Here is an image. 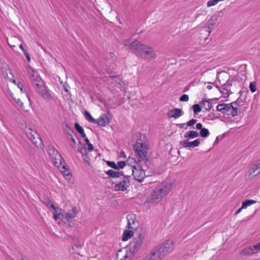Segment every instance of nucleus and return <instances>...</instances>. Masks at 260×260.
<instances>
[{
  "label": "nucleus",
  "mask_w": 260,
  "mask_h": 260,
  "mask_svg": "<svg viewBox=\"0 0 260 260\" xmlns=\"http://www.w3.org/2000/svg\"><path fill=\"white\" fill-rule=\"evenodd\" d=\"M243 209V208H242V207H241V208H240L238 210H237L236 211V212H235V215H237V214H238L239 213H240V212L242 211V210Z\"/></svg>",
  "instance_id": "62"
},
{
  "label": "nucleus",
  "mask_w": 260,
  "mask_h": 260,
  "mask_svg": "<svg viewBox=\"0 0 260 260\" xmlns=\"http://www.w3.org/2000/svg\"><path fill=\"white\" fill-rule=\"evenodd\" d=\"M22 85L21 82H18V87L20 88V90L22 91L23 88H22Z\"/></svg>",
  "instance_id": "63"
},
{
  "label": "nucleus",
  "mask_w": 260,
  "mask_h": 260,
  "mask_svg": "<svg viewBox=\"0 0 260 260\" xmlns=\"http://www.w3.org/2000/svg\"><path fill=\"white\" fill-rule=\"evenodd\" d=\"M85 142V145L88 144L90 142L88 139L85 136V138H83Z\"/></svg>",
  "instance_id": "60"
},
{
  "label": "nucleus",
  "mask_w": 260,
  "mask_h": 260,
  "mask_svg": "<svg viewBox=\"0 0 260 260\" xmlns=\"http://www.w3.org/2000/svg\"><path fill=\"white\" fill-rule=\"evenodd\" d=\"M143 163L144 162H140L138 160L136 165H134L132 167V171L134 177L139 182H142L146 177L145 170L143 167Z\"/></svg>",
  "instance_id": "6"
},
{
  "label": "nucleus",
  "mask_w": 260,
  "mask_h": 260,
  "mask_svg": "<svg viewBox=\"0 0 260 260\" xmlns=\"http://www.w3.org/2000/svg\"><path fill=\"white\" fill-rule=\"evenodd\" d=\"M106 174L111 178H117V175L118 174L117 172L113 171V170H109L106 171Z\"/></svg>",
  "instance_id": "33"
},
{
  "label": "nucleus",
  "mask_w": 260,
  "mask_h": 260,
  "mask_svg": "<svg viewBox=\"0 0 260 260\" xmlns=\"http://www.w3.org/2000/svg\"><path fill=\"white\" fill-rule=\"evenodd\" d=\"M130 176H124L122 181L117 183L114 185V189L116 191H125L130 185Z\"/></svg>",
  "instance_id": "10"
},
{
  "label": "nucleus",
  "mask_w": 260,
  "mask_h": 260,
  "mask_svg": "<svg viewBox=\"0 0 260 260\" xmlns=\"http://www.w3.org/2000/svg\"><path fill=\"white\" fill-rule=\"evenodd\" d=\"M260 173L259 164H254L251 168L247 171V174L252 177L257 175Z\"/></svg>",
  "instance_id": "19"
},
{
  "label": "nucleus",
  "mask_w": 260,
  "mask_h": 260,
  "mask_svg": "<svg viewBox=\"0 0 260 260\" xmlns=\"http://www.w3.org/2000/svg\"><path fill=\"white\" fill-rule=\"evenodd\" d=\"M256 203V201L253 200H246L242 203V208H246L248 206Z\"/></svg>",
  "instance_id": "30"
},
{
  "label": "nucleus",
  "mask_w": 260,
  "mask_h": 260,
  "mask_svg": "<svg viewBox=\"0 0 260 260\" xmlns=\"http://www.w3.org/2000/svg\"><path fill=\"white\" fill-rule=\"evenodd\" d=\"M120 260H131L130 257L127 254H125Z\"/></svg>",
  "instance_id": "51"
},
{
  "label": "nucleus",
  "mask_w": 260,
  "mask_h": 260,
  "mask_svg": "<svg viewBox=\"0 0 260 260\" xmlns=\"http://www.w3.org/2000/svg\"><path fill=\"white\" fill-rule=\"evenodd\" d=\"M85 157L83 158L84 161L88 162L89 160V158L87 155H84Z\"/></svg>",
  "instance_id": "61"
},
{
  "label": "nucleus",
  "mask_w": 260,
  "mask_h": 260,
  "mask_svg": "<svg viewBox=\"0 0 260 260\" xmlns=\"http://www.w3.org/2000/svg\"><path fill=\"white\" fill-rule=\"evenodd\" d=\"M256 82H250L249 85V89L252 92H254L256 90Z\"/></svg>",
  "instance_id": "39"
},
{
  "label": "nucleus",
  "mask_w": 260,
  "mask_h": 260,
  "mask_svg": "<svg viewBox=\"0 0 260 260\" xmlns=\"http://www.w3.org/2000/svg\"><path fill=\"white\" fill-rule=\"evenodd\" d=\"M247 77L244 73H239L235 76V81H246Z\"/></svg>",
  "instance_id": "27"
},
{
  "label": "nucleus",
  "mask_w": 260,
  "mask_h": 260,
  "mask_svg": "<svg viewBox=\"0 0 260 260\" xmlns=\"http://www.w3.org/2000/svg\"><path fill=\"white\" fill-rule=\"evenodd\" d=\"M127 162L128 165L130 166L129 170H132V167L133 166H134V165H133V164H135V165H136V163L137 162V161L136 162V160H135V158H134L133 157H129L127 158Z\"/></svg>",
  "instance_id": "34"
},
{
  "label": "nucleus",
  "mask_w": 260,
  "mask_h": 260,
  "mask_svg": "<svg viewBox=\"0 0 260 260\" xmlns=\"http://www.w3.org/2000/svg\"><path fill=\"white\" fill-rule=\"evenodd\" d=\"M14 100L18 105H19L22 108H23V107H24L23 104L19 99H15V98Z\"/></svg>",
  "instance_id": "46"
},
{
  "label": "nucleus",
  "mask_w": 260,
  "mask_h": 260,
  "mask_svg": "<svg viewBox=\"0 0 260 260\" xmlns=\"http://www.w3.org/2000/svg\"><path fill=\"white\" fill-rule=\"evenodd\" d=\"M124 44L128 50L133 52L136 55L140 56L143 55V51L146 47V45L142 44L137 40H132L131 39L125 40Z\"/></svg>",
  "instance_id": "4"
},
{
  "label": "nucleus",
  "mask_w": 260,
  "mask_h": 260,
  "mask_svg": "<svg viewBox=\"0 0 260 260\" xmlns=\"http://www.w3.org/2000/svg\"><path fill=\"white\" fill-rule=\"evenodd\" d=\"M78 151L81 153L83 156L87 155L86 149L82 147H78Z\"/></svg>",
  "instance_id": "40"
},
{
  "label": "nucleus",
  "mask_w": 260,
  "mask_h": 260,
  "mask_svg": "<svg viewBox=\"0 0 260 260\" xmlns=\"http://www.w3.org/2000/svg\"><path fill=\"white\" fill-rule=\"evenodd\" d=\"M199 135V133L197 132L194 131H189L185 133L184 135V137L186 139H193L198 137Z\"/></svg>",
  "instance_id": "23"
},
{
  "label": "nucleus",
  "mask_w": 260,
  "mask_h": 260,
  "mask_svg": "<svg viewBox=\"0 0 260 260\" xmlns=\"http://www.w3.org/2000/svg\"><path fill=\"white\" fill-rule=\"evenodd\" d=\"M172 188V184L163 182L154 188L150 194L148 201L149 203H158L167 194Z\"/></svg>",
  "instance_id": "2"
},
{
  "label": "nucleus",
  "mask_w": 260,
  "mask_h": 260,
  "mask_svg": "<svg viewBox=\"0 0 260 260\" xmlns=\"http://www.w3.org/2000/svg\"><path fill=\"white\" fill-rule=\"evenodd\" d=\"M200 104H203L205 107L206 110H209L212 108V105L209 101V100H202L201 102H200Z\"/></svg>",
  "instance_id": "29"
},
{
  "label": "nucleus",
  "mask_w": 260,
  "mask_h": 260,
  "mask_svg": "<svg viewBox=\"0 0 260 260\" xmlns=\"http://www.w3.org/2000/svg\"><path fill=\"white\" fill-rule=\"evenodd\" d=\"M117 173L118 174L117 175V178H119V177L120 176H123V178H124V176H125L124 174H123V172H117Z\"/></svg>",
  "instance_id": "53"
},
{
  "label": "nucleus",
  "mask_w": 260,
  "mask_h": 260,
  "mask_svg": "<svg viewBox=\"0 0 260 260\" xmlns=\"http://www.w3.org/2000/svg\"><path fill=\"white\" fill-rule=\"evenodd\" d=\"M194 114H198L201 111V108L198 104H194L192 106Z\"/></svg>",
  "instance_id": "36"
},
{
  "label": "nucleus",
  "mask_w": 260,
  "mask_h": 260,
  "mask_svg": "<svg viewBox=\"0 0 260 260\" xmlns=\"http://www.w3.org/2000/svg\"><path fill=\"white\" fill-rule=\"evenodd\" d=\"M207 117H208V119L212 120H214L216 118V117L215 116V115L214 113L209 114L207 116Z\"/></svg>",
  "instance_id": "47"
},
{
  "label": "nucleus",
  "mask_w": 260,
  "mask_h": 260,
  "mask_svg": "<svg viewBox=\"0 0 260 260\" xmlns=\"http://www.w3.org/2000/svg\"><path fill=\"white\" fill-rule=\"evenodd\" d=\"M200 135L202 138H205L209 136L210 133L207 128L204 127L200 131Z\"/></svg>",
  "instance_id": "31"
},
{
  "label": "nucleus",
  "mask_w": 260,
  "mask_h": 260,
  "mask_svg": "<svg viewBox=\"0 0 260 260\" xmlns=\"http://www.w3.org/2000/svg\"><path fill=\"white\" fill-rule=\"evenodd\" d=\"M87 145H88L87 149L88 150V151H91L92 150H93V147L91 143H89L88 144H87Z\"/></svg>",
  "instance_id": "52"
},
{
  "label": "nucleus",
  "mask_w": 260,
  "mask_h": 260,
  "mask_svg": "<svg viewBox=\"0 0 260 260\" xmlns=\"http://www.w3.org/2000/svg\"><path fill=\"white\" fill-rule=\"evenodd\" d=\"M141 56L146 59H151L156 57V54L152 48L146 46Z\"/></svg>",
  "instance_id": "13"
},
{
  "label": "nucleus",
  "mask_w": 260,
  "mask_h": 260,
  "mask_svg": "<svg viewBox=\"0 0 260 260\" xmlns=\"http://www.w3.org/2000/svg\"><path fill=\"white\" fill-rule=\"evenodd\" d=\"M183 114L181 109L179 108H174L169 111L168 115L170 118H177Z\"/></svg>",
  "instance_id": "22"
},
{
  "label": "nucleus",
  "mask_w": 260,
  "mask_h": 260,
  "mask_svg": "<svg viewBox=\"0 0 260 260\" xmlns=\"http://www.w3.org/2000/svg\"><path fill=\"white\" fill-rule=\"evenodd\" d=\"M75 128L76 131L81 135L82 138H85L86 135L83 127L78 123H75Z\"/></svg>",
  "instance_id": "26"
},
{
  "label": "nucleus",
  "mask_w": 260,
  "mask_h": 260,
  "mask_svg": "<svg viewBox=\"0 0 260 260\" xmlns=\"http://www.w3.org/2000/svg\"><path fill=\"white\" fill-rule=\"evenodd\" d=\"M21 260H30L27 257L24 256H22L21 257Z\"/></svg>",
  "instance_id": "64"
},
{
  "label": "nucleus",
  "mask_w": 260,
  "mask_h": 260,
  "mask_svg": "<svg viewBox=\"0 0 260 260\" xmlns=\"http://www.w3.org/2000/svg\"><path fill=\"white\" fill-rule=\"evenodd\" d=\"M45 82H39L36 84V90L38 93L45 100L50 101L51 100V95L49 92V89L45 85Z\"/></svg>",
  "instance_id": "8"
},
{
  "label": "nucleus",
  "mask_w": 260,
  "mask_h": 260,
  "mask_svg": "<svg viewBox=\"0 0 260 260\" xmlns=\"http://www.w3.org/2000/svg\"><path fill=\"white\" fill-rule=\"evenodd\" d=\"M197 122V120L195 119H191L186 123L187 126H191Z\"/></svg>",
  "instance_id": "43"
},
{
  "label": "nucleus",
  "mask_w": 260,
  "mask_h": 260,
  "mask_svg": "<svg viewBox=\"0 0 260 260\" xmlns=\"http://www.w3.org/2000/svg\"><path fill=\"white\" fill-rule=\"evenodd\" d=\"M186 124L185 123H179L176 124V126H178L179 128L186 129L187 128Z\"/></svg>",
  "instance_id": "45"
},
{
  "label": "nucleus",
  "mask_w": 260,
  "mask_h": 260,
  "mask_svg": "<svg viewBox=\"0 0 260 260\" xmlns=\"http://www.w3.org/2000/svg\"><path fill=\"white\" fill-rule=\"evenodd\" d=\"M218 16L216 15H213L211 18L207 21L205 25V27L208 28L209 33H210L214 28V26L216 24L217 21Z\"/></svg>",
  "instance_id": "17"
},
{
  "label": "nucleus",
  "mask_w": 260,
  "mask_h": 260,
  "mask_svg": "<svg viewBox=\"0 0 260 260\" xmlns=\"http://www.w3.org/2000/svg\"><path fill=\"white\" fill-rule=\"evenodd\" d=\"M19 47L22 50V51L23 52L24 54H25V53H28V52L27 51V50L26 49H24V48L23 47L22 44H20L19 45Z\"/></svg>",
  "instance_id": "54"
},
{
  "label": "nucleus",
  "mask_w": 260,
  "mask_h": 260,
  "mask_svg": "<svg viewBox=\"0 0 260 260\" xmlns=\"http://www.w3.org/2000/svg\"><path fill=\"white\" fill-rule=\"evenodd\" d=\"M108 74L109 75V77L113 80H120V76H116L115 75V73L111 72H108Z\"/></svg>",
  "instance_id": "38"
},
{
  "label": "nucleus",
  "mask_w": 260,
  "mask_h": 260,
  "mask_svg": "<svg viewBox=\"0 0 260 260\" xmlns=\"http://www.w3.org/2000/svg\"><path fill=\"white\" fill-rule=\"evenodd\" d=\"M95 123L99 126H106L109 123V120L108 117L105 114H103L98 119L95 120Z\"/></svg>",
  "instance_id": "21"
},
{
  "label": "nucleus",
  "mask_w": 260,
  "mask_h": 260,
  "mask_svg": "<svg viewBox=\"0 0 260 260\" xmlns=\"http://www.w3.org/2000/svg\"><path fill=\"white\" fill-rule=\"evenodd\" d=\"M216 79L218 81H229L230 75L225 71L218 72L217 73Z\"/></svg>",
  "instance_id": "20"
},
{
  "label": "nucleus",
  "mask_w": 260,
  "mask_h": 260,
  "mask_svg": "<svg viewBox=\"0 0 260 260\" xmlns=\"http://www.w3.org/2000/svg\"><path fill=\"white\" fill-rule=\"evenodd\" d=\"M191 85H192V83L189 84L187 86H186L184 88V90H183V92H186L187 91H188L189 89V88Z\"/></svg>",
  "instance_id": "50"
},
{
  "label": "nucleus",
  "mask_w": 260,
  "mask_h": 260,
  "mask_svg": "<svg viewBox=\"0 0 260 260\" xmlns=\"http://www.w3.org/2000/svg\"><path fill=\"white\" fill-rule=\"evenodd\" d=\"M69 135H70L71 136V141L72 142L73 144V147H75L76 146V140H75V139L73 137V136H72V134H70V133H69Z\"/></svg>",
  "instance_id": "48"
},
{
  "label": "nucleus",
  "mask_w": 260,
  "mask_h": 260,
  "mask_svg": "<svg viewBox=\"0 0 260 260\" xmlns=\"http://www.w3.org/2000/svg\"><path fill=\"white\" fill-rule=\"evenodd\" d=\"M174 248L173 241L168 240L152 249L143 260H161Z\"/></svg>",
  "instance_id": "1"
},
{
  "label": "nucleus",
  "mask_w": 260,
  "mask_h": 260,
  "mask_svg": "<svg viewBox=\"0 0 260 260\" xmlns=\"http://www.w3.org/2000/svg\"><path fill=\"white\" fill-rule=\"evenodd\" d=\"M204 127H203V125L201 123H198L196 124V128L199 130H201Z\"/></svg>",
  "instance_id": "49"
},
{
  "label": "nucleus",
  "mask_w": 260,
  "mask_h": 260,
  "mask_svg": "<svg viewBox=\"0 0 260 260\" xmlns=\"http://www.w3.org/2000/svg\"><path fill=\"white\" fill-rule=\"evenodd\" d=\"M126 166V162L125 161H120L118 162L117 168L118 170L123 169Z\"/></svg>",
  "instance_id": "42"
},
{
  "label": "nucleus",
  "mask_w": 260,
  "mask_h": 260,
  "mask_svg": "<svg viewBox=\"0 0 260 260\" xmlns=\"http://www.w3.org/2000/svg\"><path fill=\"white\" fill-rule=\"evenodd\" d=\"M63 86H64V89L65 91L68 92L69 90L68 88L67 82H65V84H64V85H63Z\"/></svg>",
  "instance_id": "59"
},
{
  "label": "nucleus",
  "mask_w": 260,
  "mask_h": 260,
  "mask_svg": "<svg viewBox=\"0 0 260 260\" xmlns=\"http://www.w3.org/2000/svg\"><path fill=\"white\" fill-rule=\"evenodd\" d=\"M189 100V97L187 94H183L179 98L180 102H187Z\"/></svg>",
  "instance_id": "41"
},
{
  "label": "nucleus",
  "mask_w": 260,
  "mask_h": 260,
  "mask_svg": "<svg viewBox=\"0 0 260 260\" xmlns=\"http://www.w3.org/2000/svg\"><path fill=\"white\" fill-rule=\"evenodd\" d=\"M115 83L116 84V86L118 87H120L122 86V85L124 84V82H115Z\"/></svg>",
  "instance_id": "58"
},
{
  "label": "nucleus",
  "mask_w": 260,
  "mask_h": 260,
  "mask_svg": "<svg viewBox=\"0 0 260 260\" xmlns=\"http://www.w3.org/2000/svg\"><path fill=\"white\" fill-rule=\"evenodd\" d=\"M24 55L26 58H27V60L29 62L30 61V57L29 53L28 52L27 53H25V54Z\"/></svg>",
  "instance_id": "57"
},
{
  "label": "nucleus",
  "mask_w": 260,
  "mask_h": 260,
  "mask_svg": "<svg viewBox=\"0 0 260 260\" xmlns=\"http://www.w3.org/2000/svg\"><path fill=\"white\" fill-rule=\"evenodd\" d=\"M106 164L110 167H111L115 170H118L117 165L115 163L114 161H107L106 162Z\"/></svg>",
  "instance_id": "37"
},
{
  "label": "nucleus",
  "mask_w": 260,
  "mask_h": 260,
  "mask_svg": "<svg viewBox=\"0 0 260 260\" xmlns=\"http://www.w3.org/2000/svg\"><path fill=\"white\" fill-rule=\"evenodd\" d=\"M60 215V213H55L53 215V217L55 220H57L59 218Z\"/></svg>",
  "instance_id": "55"
},
{
  "label": "nucleus",
  "mask_w": 260,
  "mask_h": 260,
  "mask_svg": "<svg viewBox=\"0 0 260 260\" xmlns=\"http://www.w3.org/2000/svg\"><path fill=\"white\" fill-rule=\"evenodd\" d=\"M133 215H128L127 216V219L128 220V225L127 228L128 229H134V228L132 226V224H135V220L133 219Z\"/></svg>",
  "instance_id": "32"
},
{
  "label": "nucleus",
  "mask_w": 260,
  "mask_h": 260,
  "mask_svg": "<svg viewBox=\"0 0 260 260\" xmlns=\"http://www.w3.org/2000/svg\"><path fill=\"white\" fill-rule=\"evenodd\" d=\"M84 115L85 119L89 122L95 123V119L92 117L89 112L87 111H85Z\"/></svg>",
  "instance_id": "28"
},
{
  "label": "nucleus",
  "mask_w": 260,
  "mask_h": 260,
  "mask_svg": "<svg viewBox=\"0 0 260 260\" xmlns=\"http://www.w3.org/2000/svg\"><path fill=\"white\" fill-rule=\"evenodd\" d=\"M231 85V83L228 84L225 83L223 84L220 85V86L218 85H216V87L220 91L222 96H223L224 98H227L229 96L230 94V92L231 91L230 86Z\"/></svg>",
  "instance_id": "12"
},
{
  "label": "nucleus",
  "mask_w": 260,
  "mask_h": 260,
  "mask_svg": "<svg viewBox=\"0 0 260 260\" xmlns=\"http://www.w3.org/2000/svg\"><path fill=\"white\" fill-rule=\"evenodd\" d=\"M134 150L136 154L139 156V158L138 159L140 162H143L145 163L147 161V154L148 151V147L147 145L143 142H137L133 146Z\"/></svg>",
  "instance_id": "5"
},
{
  "label": "nucleus",
  "mask_w": 260,
  "mask_h": 260,
  "mask_svg": "<svg viewBox=\"0 0 260 260\" xmlns=\"http://www.w3.org/2000/svg\"><path fill=\"white\" fill-rule=\"evenodd\" d=\"M144 237L139 234L138 237L134 238L129 244V251L132 253H135L140 248L143 240Z\"/></svg>",
  "instance_id": "9"
},
{
  "label": "nucleus",
  "mask_w": 260,
  "mask_h": 260,
  "mask_svg": "<svg viewBox=\"0 0 260 260\" xmlns=\"http://www.w3.org/2000/svg\"><path fill=\"white\" fill-rule=\"evenodd\" d=\"M46 204L48 206H50V207L53 209L54 210H56V208L55 207V206H54V205L51 200H48Z\"/></svg>",
  "instance_id": "44"
},
{
  "label": "nucleus",
  "mask_w": 260,
  "mask_h": 260,
  "mask_svg": "<svg viewBox=\"0 0 260 260\" xmlns=\"http://www.w3.org/2000/svg\"><path fill=\"white\" fill-rule=\"evenodd\" d=\"M216 110L222 113H226L229 112L231 113L232 110V106L231 103L218 104L216 107Z\"/></svg>",
  "instance_id": "16"
},
{
  "label": "nucleus",
  "mask_w": 260,
  "mask_h": 260,
  "mask_svg": "<svg viewBox=\"0 0 260 260\" xmlns=\"http://www.w3.org/2000/svg\"><path fill=\"white\" fill-rule=\"evenodd\" d=\"M223 0H209L207 3V6L208 7H210L211 6H215L219 2L223 1Z\"/></svg>",
  "instance_id": "35"
},
{
  "label": "nucleus",
  "mask_w": 260,
  "mask_h": 260,
  "mask_svg": "<svg viewBox=\"0 0 260 260\" xmlns=\"http://www.w3.org/2000/svg\"><path fill=\"white\" fill-rule=\"evenodd\" d=\"M30 80L31 81H40V80H41L40 76L39 75L38 73L36 71L32 70L31 72L30 73Z\"/></svg>",
  "instance_id": "25"
},
{
  "label": "nucleus",
  "mask_w": 260,
  "mask_h": 260,
  "mask_svg": "<svg viewBox=\"0 0 260 260\" xmlns=\"http://www.w3.org/2000/svg\"><path fill=\"white\" fill-rule=\"evenodd\" d=\"M77 212H78L76 207H74L73 208L72 210H70L68 212H66L63 214H61L62 218V219L66 220L67 221L70 222L72 219L77 216Z\"/></svg>",
  "instance_id": "14"
},
{
  "label": "nucleus",
  "mask_w": 260,
  "mask_h": 260,
  "mask_svg": "<svg viewBox=\"0 0 260 260\" xmlns=\"http://www.w3.org/2000/svg\"><path fill=\"white\" fill-rule=\"evenodd\" d=\"M260 250V248L257 244V243L254 245L245 247L242 249L240 252V254L241 255H251L256 253L258 250Z\"/></svg>",
  "instance_id": "11"
},
{
  "label": "nucleus",
  "mask_w": 260,
  "mask_h": 260,
  "mask_svg": "<svg viewBox=\"0 0 260 260\" xmlns=\"http://www.w3.org/2000/svg\"><path fill=\"white\" fill-rule=\"evenodd\" d=\"M134 235L133 231L126 230H125L122 236V240L123 241H126L129 238H131Z\"/></svg>",
  "instance_id": "24"
},
{
  "label": "nucleus",
  "mask_w": 260,
  "mask_h": 260,
  "mask_svg": "<svg viewBox=\"0 0 260 260\" xmlns=\"http://www.w3.org/2000/svg\"><path fill=\"white\" fill-rule=\"evenodd\" d=\"M120 157H123V158H125L126 157V155L125 154V152L123 151H121L120 153V155H119Z\"/></svg>",
  "instance_id": "56"
},
{
  "label": "nucleus",
  "mask_w": 260,
  "mask_h": 260,
  "mask_svg": "<svg viewBox=\"0 0 260 260\" xmlns=\"http://www.w3.org/2000/svg\"><path fill=\"white\" fill-rule=\"evenodd\" d=\"M48 152L52 158L55 160V164H59L58 167H61L62 170H64L61 171L62 172H64L63 174L70 178L71 177V173L70 172L65 173L67 170L66 166L65 165L66 162L59 152L54 147L50 146L48 147Z\"/></svg>",
  "instance_id": "3"
},
{
  "label": "nucleus",
  "mask_w": 260,
  "mask_h": 260,
  "mask_svg": "<svg viewBox=\"0 0 260 260\" xmlns=\"http://www.w3.org/2000/svg\"><path fill=\"white\" fill-rule=\"evenodd\" d=\"M200 143V140L199 139H196L192 142H189L187 140H184L180 142V145L184 148L196 147H198Z\"/></svg>",
  "instance_id": "15"
},
{
  "label": "nucleus",
  "mask_w": 260,
  "mask_h": 260,
  "mask_svg": "<svg viewBox=\"0 0 260 260\" xmlns=\"http://www.w3.org/2000/svg\"><path fill=\"white\" fill-rule=\"evenodd\" d=\"M242 100L239 98L234 102L231 103L232 106V110L231 113H229L232 117H235L238 115V107L241 105Z\"/></svg>",
  "instance_id": "18"
},
{
  "label": "nucleus",
  "mask_w": 260,
  "mask_h": 260,
  "mask_svg": "<svg viewBox=\"0 0 260 260\" xmlns=\"http://www.w3.org/2000/svg\"><path fill=\"white\" fill-rule=\"evenodd\" d=\"M28 139L38 148H41L43 146V141L36 130L28 128L26 131Z\"/></svg>",
  "instance_id": "7"
}]
</instances>
